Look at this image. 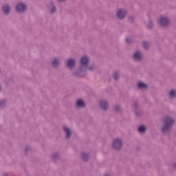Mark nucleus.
<instances>
[{
    "label": "nucleus",
    "mask_w": 176,
    "mask_h": 176,
    "mask_svg": "<svg viewBox=\"0 0 176 176\" xmlns=\"http://www.w3.org/2000/svg\"><path fill=\"white\" fill-rule=\"evenodd\" d=\"M169 96L171 98H173V97L176 96V91L175 90H171L169 93Z\"/></svg>",
    "instance_id": "4468645a"
},
{
    "label": "nucleus",
    "mask_w": 176,
    "mask_h": 176,
    "mask_svg": "<svg viewBox=\"0 0 176 176\" xmlns=\"http://www.w3.org/2000/svg\"><path fill=\"white\" fill-rule=\"evenodd\" d=\"M117 15L118 19H124V16H126V11L123 10H119L117 12Z\"/></svg>",
    "instance_id": "6e6552de"
},
{
    "label": "nucleus",
    "mask_w": 176,
    "mask_h": 176,
    "mask_svg": "<svg viewBox=\"0 0 176 176\" xmlns=\"http://www.w3.org/2000/svg\"><path fill=\"white\" fill-rule=\"evenodd\" d=\"M133 58L135 61H140V60L142 59V54H141L140 52H135Z\"/></svg>",
    "instance_id": "39448f33"
},
{
    "label": "nucleus",
    "mask_w": 176,
    "mask_h": 176,
    "mask_svg": "<svg viewBox=\"0 0 176 176\" xmlns=\"http://www.w3.org/2000/svg\"><path fill=\"white\" fill-rule=\"evenodd\" d=\"M170 21L168 20V19L164 16H162L160 20V24H161V25H162L163 27L168 25Z\"/></svg>",
    "instance_id": "20e7f679"
},
{
    "label": "nucleus",
    "mask_w": 176,
    "mask_h": 176,
    "mask_svg": "<svg viewBox=\"0 0 176 176\" xmlns=\"http://www.w3.org/2000/svg\"><path fill=\"white\" fill-rule=\"evenodd\" d=\"M76 105L77 107H80V108H85V106L86 105V104L83 100H78L76 102Z\"/></svg>",
    "instance_id": "9d476101"
},
{
    "label": "nucleus",
    "mask_w": 176,
    "mask_h": 176,
    "mask_svg": "<svg viewBox=\"0 0 176 176\" xmlns=\"http://www.w3.org/2000/svg\"><path fill=\"white\" fill-rule=\"evenodd\" d=\"M100 107L102 109H108V103L107 101H101L100 103Z\"/></svg>",
    "instance_id": "1a4fd4ad"
},
{
    "label": "nucleus",
    "mask_w": 176,
    "mask_h": 176,
    "mask_svg": "<svg viewBox=\"0 0 176 176\" xmlns=\"http://www.w3.org/2000/svg\"><path fill=\"white\" fill-rule=\"evenodd\" d=\"M3 10L5 13H10V7L9 6H4L3 7Z\"/></svg>",
    "instance_id": "ddd939ff"
},
{
    "label": "nucleus",
    "mask_w": 176,
    "mask_h": 176,
    "mask_svg": "<svg viewBox=\"0 0 176 176\" xmlns=\"http://www.w3.org/2000/svg\"><path fill=\"white\" fill-rule=\"evenodd\" d=\"M126 43H130V41L129 40V38H126Z\"/></svg>",
    "instance_id": "aec40b11"
},
{
    "label": "nucleus",
    "mask_w": 176,
    "mask_h": 176,
    "mask_svg": "<svg viewBox=\"0 0 176 176\" xmlns=\"http://www.w3.org/2000/svg\"><path fill=\"white\" fill-rule=\"evenodd\" d=\"M104 176H109V175H104Z\"/></svg>",
    "instance_id": "b1692460"
},
{
    "label": "nucleus",
    "mask_w": 176,
    "mask_h": 176,
    "mask_svg": "<svg viewBox=\"0 0 176 176\" xmlns=\"http://www.w3.org/2000/svg\"><path fill=\"white\" fill-rule=\"evenodd\" d=\"M75 60L74 59H69L67 60V66L68 67V68H74V67L75 66Z\"/></svg>",
    "instance_id": "0eeeda50"
},
{
    "label": "nucleus",
    "mask_w": 176,
    "mask_h": 176,
    "mask_svg": "<svg viewBox=\"0 0 176 176\" xmlns=\"http://www.w3.org/2000/svg\"><path fill=\"white\" fill-rule=\"evenodd\" d=\"M122 145V140L120 139H116L113 143V146L115 149H120Z\"/></svg>",
    "instance_id": "f03ea898"
},
{
    "label": "nucleus",
    "mask_w": 176,
    "mask_h": 176,
    "mask_svg": "<svg viewBox=\"0 0 176 176\" xmlns=\"http://www.w3.org/2000/svg\"><path fill=\"white\" fill-rule=\"evenodd\" d=\"M80 63L84 65V67L89 65V58H87V56H83L80 60Z\"/></svg>",
    "instance_id": "423d86ee"
},
{
    "label": "nucleus",
    "mask_w": 176,
    "mask_h": 176,
    "mask_svg": "<svg viewBox=\"0 0 176 176\" xmlns=\"http://www.w3.org/2000/svg\"><path fill=\"white\" fill-rule=\"evenodd\" d=\"M85 156H87V154H84L83 155H82V159L85 160Z\"/></svg>",
    "instance_id": "4be33fe9"
},
{
    "label": "nucleus",
    "mask_w": 176,
    "mask_h": 176,
    "mask_svg": "<svg viewBox=\"0 0 176 176\" xmlns=\"http://www.w3.org/2000/svg\"><path fill=\"white\" fill-rule=\"evenodd\" d=\"M148 87V85L146 84H144L142 82H138V88L139 89H146Z\"/></svg>",
    "instance_id": "f8f14e48"
},
{
    "label": "nucleus",
    "mask_w": 176,
    "mask_h": 176,
    "mask_svg": "<svg viewBox=\"0 0 176 176\" xmlns=\"http://www.w3.org/2000/svg\"><path fill=\"white\" fill-rule=\"evenodd\" d=\"M149 46V44L147 42H144L143 43V47L144 49H148V47Z\"/></svg>",
    "instance_id": "f3484780"
},
{
    "label": "nucleus",
    "mask_w": 176,
    "mask_h": 176,
    "mask_svg": "<svg viewBox=\"0 0 176 176\" xmlns=\"http://www.w3.org/2000/svg\"><path fill=\"white\" fill-rule=\"evenodd\" d=\"M145 130H146V129H145V126H140L138 128L139 133H144V131H145Z\"/></svg>",
    "instance_id": "2eb2a0df"
},
{
    "label": "nucleus",
    "mask_w": 176,
    "mask_h": 176,
    "mask_svg": "<svg viewBox=\"0 0 176 176\" xmlns=\"http://www.w3.org/2000/svg\"><path fill=\"white\" fill-rule=\"evenodd\" d=\"M113 76L116 80H117V79H119V74L115 73Z\"/></svg>",
    "instance_id": "a211bd4d"
},
{
    "label": "nucleus",
    "mask_w": 176,
    "mask_h": 176,
    "mask_svg": "<svg viewBox=\"0 0 176 176\" xmlns=\"http://www.w3.org/2000/svg\"><path fill=\"white\" fill-rule=\"evenodd\" d=\"M54 10H56V8L53 7V8L51 10V13H54Z\"/></svg>",
    "instance_id": "6ab92c4d"
},
{
    "label": "nucleus",
    "mask_w": 176,
    "mask_h": 176,
    "mask_svg": "<svg viewBox=\"0 0 176 176\" xmlns=\"http://www.w3.org/2000/svg\"><path fill=\"white\" fill-rule=\"evenodd\" d=\"M77 76H80V75H79L78 74H77Z\"/></svg>",
    "instance_id": "5701e85b"
},
{
    "label": "nucleus",
    "mask_w": 176,
    "mask_h": 176,
    "mask_svg": "<svg viewBox=\"0 0 176 176\" xmlns=\"http://www.w3.org/2000/svg\"><path fill=\"white\" fill-rule=\"evenodd\" d=\"M53 67H57L58 65V59L56 58L52 62Z\"/></svg>",
    "instance_id": "dca6fc26"
},
{
    "label": "nucleus",
    "mask_w": 176,
    "mask_h": 176,
    "mask_svg": "<svg viewBox=\"0 0 176 176\" xmlns=\"http://www.w3.org/2000/svg\"><path fill=\"white\" fill-rule=\"evenodd\" d=\"M63 130L64 131H65V133H67L66 137L67 138H69V137H71V129H69V128L65 126L63 127Z\"/></svg>",
    "instance_id": "9b49d317"
},
{
    "label": "nucleus",
    "mask_w": 176,
    "mask_h": 176,
    "mask_svg": "<svg viewBox=\"0 0 176 176\" xmlns=\"http://www.w3.org/2000/svg\"><path fill=\"white\" fill-rule=\"evenodd\" d=\"M27 9V6L23 3H19L16 6V11L18 12H24Z\"/></svg>",
    "instance_id": "7ed1b4c3"
},
{
    "label": "nucleus",
    "mask_w": 176,
    "mask_h": 176,
    "mask_svg": "<svg viewBox=\"0 0 176 176\" xmlns=\"http://www.w3.org/2000/svg\"><path fill=\"white\" fill-rule=\"evenodd\" d=\"M5 102H5V100L1 101V102H0V105H1V106H2V105H3L2 104H5Z\"/></svg>",
    "instance_id": "412c9836"
},
{
    "label": "nucleus",
    "mask_w": 176,
    "mask_h": 176,
    "mask_svg": "<svg viewBox=\"0 0 176 176\" xmlns=\"http://www.w3.org/2000/svg\"><path fill=\"white\" fill-rule=\"evenodd\" d=\"M173 124H174V120H173V118H171L170 117H167L164 120V126L162 128V131L164 133H166L167 131V130H168V128L171 127V126H173Z\"/></svg>",
    "instance_id": "f257e3e1"
}]
</instances>
